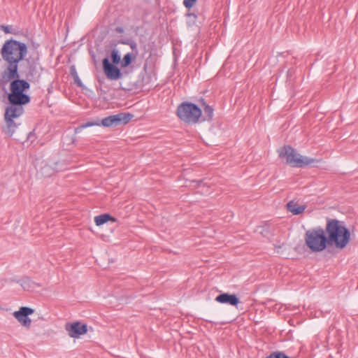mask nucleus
Returning a JSON list of instances; mask_svg holds the SVG:
<instances>
[{
  "mask_svg": "<svg viewBox=\"0 0 358 358\" xmlns=\"http://www.w3.org/2000/svg\"><path fill=\"white\" fill-rule=\"evenodd\" d=\"M25 62V69L2 73V83L10 82V92L5 90L10 106L24 108V106L29 103L31 96L27 92L30 90V83H38L41 78L39 57H29Z\"/></svg>",
  "mask_w": 358,
  "mask_h": 358,
  "instance_id": "obj_1",
  "label": "nucleus"
},
{
  "mask_svg": "<svg viewBox=\"0 0 358 358\" xmlns=\"http://www.w3.org/2000/svg\"><path fill=\"white\" fill-rule=\"evenodd\" d=\"M28 47L25 43L10 38L3 44L0 54L7 66L3 72L20 71L26 67Z\"/></svg>",
  "mask_w": 358,
  "mask_h": 358,
  "instance_id": "obj_2",
  "label": "nucleus"
},
{
  "mask_svg": "<svg viewBox=\"0 0 358 358\" xmlns=\"http://www.w3.org/2000/svg\"><path fill=\"white\" fill-rule=\"evenodd\" d=\"M327 243L338 248H343L350 240L349 231L338 221H329L326 227Z\"/></svg>",
  "mask_w": 358,
  "mask_h": 358,
  "instance_id": "obj_3",
  "label": "nucleus"
},
{
  "mask_svg": "<svg viewBox=\"0 0 358 358\" xmlns=\"http://www.w3.org/2000/svg\"><path fill=\"white\" fill-rule=\"evenodd\" d=\"M176 113L181 122L195 124L201 117V108L196 103L185 101L178 106Z\"/></svg>",
  "mask_w": 358,
  "mask_h": 358,
  "instance_id": "obj_4",
  "label": "nucleus"
},
{
  "mask_svg": "<svg viewBox=\"0 0 358 358\" xmlns=\"http://www.w3.org/2000/svg\"><path fill=\"white\" fill-rule=\"evenodd\" d=\"M278 153L281 159H285L286 163L293 167H303L315 162L314 159L301 155L289 146L281 148Z\"/></svg>",
  "mask_w": 358,
  "mask_h": 358,
  "instance_id": "obj_5",
  "label": "nucleus"
},
{
  "mask_svg": "<svg viewBox=\"0 0 358 358\" xmlns=\"http://www.w3.org/2000/svg\"><path fill=\"white\" fill-rule=\"evenodd\" d=\"M306 245L313 252H321L327 247V240L322 229H310L305 235Z\"/></svg>",
  "mask_w": 358,
  "mask_h": 358,
  "instance_id": "obj_6",
  "label": "nucleus"
},
{
  "mask_svg": "<svg viewBox=\"0 0 358 358\" xmlns=\"http://www.w3.org/2000/svg\"><path fill=\"white\" fill-rule=\"evenodd\" d=\"M24 113V108L8 106L5 109L4 120L7 125V129L5 132L12 136L15 129L17 124L15 122L14 119L21 116Z\"/></svg>",
  "mask_w": 358,
  "mask_h": 358,
  "instance_id": "obj_7",
  "label": "nucleus"
},
{
  "mask_svg": "<svg viewBox=\"0 0 358 358\" xmlns=\"http://www.w3.org/2000/svg\"><path fill=\"white\" fill-rule=\"evenodd\" d=\"M134 115L130 113H119L115 115H109L102 119L101 125L104 127H117L121 124H127Z\"/></svg>",
  "mask_w": 358,
  "mask_h": 358,
  "instance_id": "obj_8",
  "label": "nucleus"
},
{
  "mask_svg": "<svg viewBox=\"0 0 358 358\" xmlns=\"http://www.w3.org/2000/svg\"><path fill=\"white\" fill-rule=\"evenodd\" d=\"M102 67L104 74L110 80H117L123 76L121 69L116 64H110L108 57L102 59Z\"/></svg>",
  "mask_w": 358,
  "mask_h": 358,
  "instance_id": "obj_9",
  "label": "nucleus"
},
{
  "mask_svg": "<svg viewBox=\"0 0 358 358\" xmlns=\"http://www.w3.org/2000/svg\"><path fill=\"white\" fill-rule=\"evenodd\" d=\"M65 330L71 338H80L86 334L88 331L87 325L81 322H67L65 324Z\"/></svg>",
  "mask_w": 358,
  "mask_h": 358,
  "instance_id": "obj_10",
  "label": "nucleus"
},
{
  "mask_svg": "<svg viewBox=\"0 0 358 358\" xmlns=\"http://www.w3.org/2000/svg\"><path fill=\"white\" fill-rule=\"evenodd\" d=\"M34 313V310L31 308L22 306L20 309L13 313L15 319L24 327L29 328L31 326V320L29 317V315Z\"/></svg>",
  "mask_w": 358,
  "mask_h": 358,
  "instance_id": "obj_11",
  "label": "nucleus"
},
{
  "mask_svg": "<svg viewBox=\"0 0 358 358\" xmlns=\"http://www.w3.org/2000/svg\"><path fill=\"white\" fill-rule=\"evenodd\" d=\"M155 73L151 69V66H149L148 59H147L143 64L141 72L138 75L137 85L139 87H145L150 84L152 82Z\"/></svg>",
  "mask_w": 358,
  "mask_h": 358,
  "instance_id": "obj_12",
  "label": "nucleus"
},
{
  "mask_svg": "<svg viewBox=\"0 0 358 358\" xmlns=\"http://www.w3.org/2000/svg\"><path fill=\"white\" fill-rule=\"evenodd\" d=\"M67 169L66 163L63 161L50 160L48 164L42 168L43 174L48 176H52L55 172L62 171Z\"/></svg>",
  "mask_w": 358,
  "mask_h": 358,
  "instance_id": "obj_13",
  "label": "nucleus"
},
{
  "mask_svg": "<svg viewBox=\"0 0 358 358\" xmlns=\"http://www.w3.org/2000/svg\"><path fill=\"white\" fill-rule=\"evenodd\" d=\"M215 300L220 303H227L231 306H236L239 303V299L235 294L227 293L218 295Z\"/></svg>",
  "mask_w": 358,
  "mask_h": 358,
  "instance_id": "obj_14",
  "label": "nucleus"
},
{
  "mask_svg": "<svg viewBox=\"0 0 358 358\" xmlns=\"http://www.w3.org/2000/svg\"><path fill=\"white\" fill-rule=\"evenodd\" d=\"M287 209L293 215H301L306 208V205H301L296 201H291L287 203Z\"/></svg>",
  "mask_w": 358,
  "mask_h": 358,
  "instance_id": "obj_15",
  "label": "nucleus"
},
{
  "mask_svg": "<svg viewBox=\"0 0 358 358\" xmlns=\"http://www.w3.org/2000/svg\"><path fill=\"white\" fill-rule=\"evenodd\" d=\"M109 221L115 222H117V219L110 215L109 213L101 214L94 217V222L96 226L103 225Z\"/></svg>",
  "mask_w": 358,
  "mask_h": 358,
  "instance_id": "obj_16",
  "label": "nucleus"
},
{
  "mask_svg": "<svg viewBox=\"0 0 358 358\" xmlns=\"http://www.w3.org/2000/svg\"><path fill=\"white\" fill-rule=\"evenodd\" d=\"M136 54H134L133 52H127L121 59V67L122 69L128 67L136 58Z\"/></svg>",
  "mask_w": 358,
  "mask_h": 358,
  "instance_id": "obj_17",
  "label": "nucleus"
},
{
  "mask_svg": "<svg viewBox=\"0 0 358 358\" xmlns=\"http://www.w3.org/2000/svg\"><path fill=\"white\" fill-rule=\"evenodd\" d=\"M213 117V109L203 102V121H211Z\"/></svg>",
  "mask_w": 358,
  "mask_h": 358,
  "instance_id": "obj_18",
  "label": "nucleus"
},
{
  "mask_svg": "<svg viewBox=\"0 0 358 358\" xmlns=\"http://www.w3.org/2000/svg\"><path fill=\"white\" fill-rule=\"evenodd\" d=\"M71 76L73 78L74 83L80 88H85V86L80 79L75 66H71L69 71Z\"/></svg>",
  "mask_w": 358,
  "mask_h": 358,
  "instance_id": "obj_19",
  "label": "nucleus"
},
{
  "mask_svg": "<svg viewBox=\"0 0 358 358\" xmlns=\"http://www.w3.org/2000/svg\"><path fill=\"white\" fill-rule=\"evenodd\" d=\"M275 227L270 224H265L262 227L260 234L262 236L269 238L274 234Z\"/></svg>",
  "mask_w": 358,
  "mask_h": 358,
  "instance_id": "obj_20",
  "label": "nucleus"
},
{
  "mask_svg": "<svg viewBox=\"0 0 358 358\" xmlns=\"http://www.w3.org/2000/svg\"><path fill=\"white\" fill-rule=\"evenodd\" d=\"M185 17H187L186 23L188 27L194 26L198 19V15L194 12H191L190 10H187L185 14Z\"/></svg>",
  "mask_w": 358,
  "mask_h": 358,
  "instance_id": "obj_21",
  "label": "nucleus"
},
{
  "mask_svg": "<svg viewBox=\"0 0 358 358\" xmlns=\"http://www.w3.org/2000/svg\"><path fill=\"white\" fill-rule=\"evenodd\" d=\"M110 64L118 65L121 63V56L117 49H113L110 55Z\"/></svg>",
  "mask_w": 358,
  "mask_h": 358,
  "instance_id": "obj_22",
  "label": "nucleus"
},
{
  "mask_svg": "<svg viewBox=\"0 0 358 358\" xmlns=\"http://www.w3.org/2000/svg\"><path fill=\"white\" fill-rule=\"evenodd\" d=\"M17 282L20 284L24 290H29L33 287L32 285L34 282L28 277H24Z\"/></svg>",
  "mask_w": 358,
  "mask_h": 358,
  "instance_id": "obj_23",
  "label": "nucleus"
},
{
  "mask_svg": "<svg viewBox=\"0 0 358 358\" xmlns=\"http://www.w3.org/2000/svg\"><path fill=\"white\" fill-rule=\"evenodd\" d=\"M119 43L123 45H129L132 51L134 52L133 53L136 54V55H138L137 44L134 41L129 39H122L119 41Z\"/></svg>",
  "mask_w": 358,
  "mask_h": 358,
  "instance_id": "obj_24",
  "label": "nucleus"
},
{
  "mask_svg": "<svg viewBox=\"0 0 358 358\" xmlns=\"http://www.w3.org/2000/svg\"><path fill=\"white\" fill-rule=\"evenodd\" d=\"M94 125H99V124L93 122H87L85 124H83L75 128L74 132L76 134L80 132L83 129H85L89 127H92Z\"/></svg>",
  "mask_w": 358,
  "mask_h": 358,
  "instance_id": "obj_25",
  "label": "nucleus"
},
{
  "mask_svg": "<svg viewBox=\"0 0 358 358\" xmlns=\"http://www.w3.org/2000/svg\"><path fill=\"white\" fill-rule=\"evenodd\" d=\"M198 0H183V6L187 10H190L196 4Z\"/></svg>",
  "mask_w": 358,
  "mask_h": 358,
  "instance_id": "obj_26",
  "label": "nucleus"
},
{
  "mask_svg": "<svg viewBox=\"0 0 358 358\" xmlns=\"http://www.w3.org/2000/svg\"><path fill=\"white\" fill-rule=\"evenodd\" d=\"M266 358H289V357L282 352H275L271 353L269 356L266 357Z\"/></svg>",
  "mask_w": 358,
  "mask_h": 358,
  "instance_id": "obj_27",
  "label": "nucleus"
},
{
  "mask_svg": "<svg viewBox=\"0 0 358 358\" xmlns=\"http://www.w3.org/2000/svg\"><path fill=\"white\" fill-rule=\"evenodd\" d=\"M1 29L4 31L5 34H17V32L13 31L10 26L9 25H1Z\"/></svg>",
  "mask_w": 358,
  "mask_h": 358,
  "instance_id": "obj_28",
  "label": "nucleus"
},
{
  "mask_svg": "<svg viewBox=\"0 0 358 358\" xmlns=\"http://www.w3.org/2000/svg\"><path fill=\"white\" fill-rule=\"evenodd\" d=\"M275 250L278 254H282V245H275Z\"/></svg>",
  "mask_w": 358,
  "mask_h": 358,
  "instance_id": "obj_29",
  "label": "nucleus"
},
{
  "mask_svg": "<svg viewBox=\"0 0 358 358\" xmlns=\"http://www.w3.org/2000/svg\"><path fill=\"white\" fill-rule=\"evenodd\" d=\"M115 32H117V33L122 34V33H124V28H123V27H117L115 29Z\"/></svg>",
  "mask_w": 358,
  "mask_h": 358,
  "instance_id": "obj_30",
  "label": "nucleus"
},
{
  "mask_svg": "<svg viewBox=\"0 0 358 358\" xmlns=\"http://www.w3.org/2000/svg\"><path fill=\"white\" fill-rule=\"evenodd\" d=\"M34 136H35V134H34V131H30V132L28 134L27 138H28V139H30L31 141H32V140H31V138H32V137H34Z\"/></svg>",
  "mask_w": 358,
  "mask_h": 358,
  "instance_id": "obj_31",
  "label": "nucleus"
},
{
  "mask_svg": "<svg viewBox=\"0 0 358 358\" xmlns=\"http://www.w3.org/2000/svg\"><path fill=\"white\" fill-rule=\"evenodd\" d=\"M51 92V89L48 88V92L50 93Z\"/></svg>",
  "mask_w": 358,
  "mask_h": 358,
  "instance_id": "obj_32",
  "label": "nucleus"
}]
</instances>
